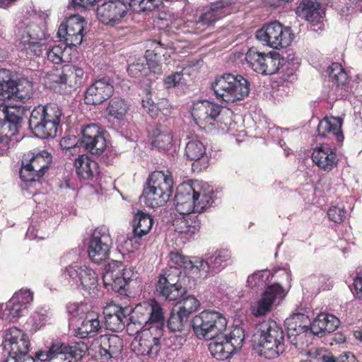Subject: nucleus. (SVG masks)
<instances>
[{
	"instance_id": "obj_19",
	"label": "nucleus",
	"mask_w": 362,
	"mask_h": 362,
	"mask_svg": "<svg viewBox=\"0 0 362 362\" xmlns=\"http://www.w3.org/2000/svg\"><path fill=\"white\" fill-rule=\"evenodd\" d=\"M127 1L110 0L99 5L96 9L98 21L105 25L115 26L121 23L127 15Z\"/></svg>"
},
{
	"instance_id": "obj_11",
	"label": "nucleus",
	"mask_w": 362,
	"mask_h": 362,
	"mask_svg": "<svg viewBox=\"0 0 362 362\" xmlns=\"http://www.w3.org/2000/svg\"><path fill=\"white\" fill-rule=\"evenodd\" d=\"M257 40L274 49L286 47L294 40L291 28L279 21L264 25L255 33Z\"/></svg>"
},
{
	"instance_id": "obj_38",
	"label": "nucleus",
	"mask_w": 362,
	"mask_h": 362,
	"mask_svg": "<svg viewBox=\"0 0 362 362\" xmlns=\"http://www.w3.org/2000/svg\"><path fill=\"white\" fill-rule=\"evenodd\" d=\"M74 166L78 176L83 180L91 179L98 173V163L86 155L78 156L75 159Z\"/></svg>"
},
{
	"instance_id": "obj_46",
	"label": "nucleus",
	"mask_w": 362,
	"mask_h": 362,
	"mask_svg": "<svg viewBox=\"0 0 362 362\" xmlns=\"http://www.w3.org/2000/svg\"><path fill=\"white\" fill-rule=\"evenodd\" d=\"M129 109L127 102L119 97L112 98L107 107L108 115L117 119L119 122L123 121Z\"/></svg>"
},
{
	"instance_id": "obj_22",
	"label": "nucleus",
	"mask_w": 362,
	"mask_h": 362,
	"mask_svg": "<svg viewBox=\"0 0 362 362\" xmlns=\"http://www.w3.org/2000/svg\"><path fill=\"white\" fill-rule=\"evenodd\" d=\"M27 110L23 105H0V129L2 133L15 135L21 127Z\"/></svg>"
},
{
	"instance_id": "obj_29",
	"label": "nucleus",
	"mask_w": 362,
	"mask_h": 362,
	"mask_svg": "<svg viewBox=\"0 0 362 362\" xmlns=\"http://www.w3.org/2000/svg\"><path fill=\"white\" fill-rule=\"evenodd\" d=\"M164 328L157 327L154 331L147 330L142 333L138 341V353L142 356H156L160 351L162 342Z\"/></svg>"
},
{
	"instance_id": "obj_23",
	"label": "nucleus",
	"mask_w": 362,
	"mask_h": 362,
	"mask_svg": "<svg viewBox=\"0 0 362 362\" xmlns=\"http://www.w3.org/2000/svg\"><path fill=\"white\" fill-rule=\"evenodd\" d=\"M33 299V294L29 290H21L16 293L6 303L2 313V320L7 322L17 321L27 310Z\"/></svg>"
},
{
	"instance_id": "obj_37",
	"label": "nucleus",
	"mask_w": 362,
	"mask_h": 362,
	"mask_svg": "<svg viewBox=\"0 0 362 362\" xmlns=\"http://www.w3.org/2000/svg\"><path fill=\"white\" fill-rule=\"evenodd\" d=\"M152 138V145L158 149H168L172 146L171 129L165 125H156L149 132Z\"/></svg>"
},
{
	"instance_id": "obj_7",
	"label": "nucleus",
	"mask_w": 362,
	"mask_h": 362,
	"mask_svg": "<svg viewBox=\"0 0 362 362\" xmlns=\"http://www.w3.org/2000/svg\"><path fill=\"white\" fill-rule=\"evenodd\" d=\"M173 184L170 175L163 171L153 172L148 178L147 186L142 194L146 203L153 208L163 206L172 194Z\"/></svg>"
},
{
	"instance_id": "obj_39",
	"label": "nucleus",
	"mask_w": 362,
	"mask_h": 362,
	"mask_svg": "<svg viewBox=\"0 0 362 362\" xmlns=\"http://www.w3.org/2000/svg\"><path fill=\"white\" fill-rule=\"evenodd\" d=\"M142 106L144 110L152 118L162 119L171 114L170 105L168 100L163 99L158 104H155L151 98L146 96L142 100Z\"/></svg>"
},
{
	"instance_id": "obj_34",
	"label": "nucleus",
	"mask_w": 362,
	"mask_h": 362,
	"mask_svg": "<svg viewBox=\"0 0 362 362\" xmlns=\"http://www.w3.org/2000/svg\"><path fill=\"white\" fill-rule=\"evenodd\" d=\"M339 320L332 314L321 313L309 326L313 336L323 337L335 331L339 326Z\"/></svg>"
},
{
	"instance_id": "obj_16",
	"label": "nucleus",
	"mask_w": 362,
	"mask_h": 362,
	"mask_svg": "<svg viewBox=\"0 0 362 362\" xmlns=\"http://www.w3.org/2000/svg\"><path fill=\"white\" fill-rule=\"evenodd\" d=\"M112 244L108 228L105 226L96 228L90 238L88 247L90 260L97 264L106 260L109 257Z\"/></svg>"
},
{
	"instance_id": "obj_13",
	"label": "nucleus",
	"mask_w": 362,
	"mask_h": 362,
	"mask_svg": "<svg viewBox=\"0 0 362 362\" xmlns=\"http://www.w3.org/2000/svg\"><path fill=\"white\" fill-rule=\"evenodd\" d=\"M132 320L139 324L146 329L164 328L165 317L161 306L156 302L149 303L144 302L136 305L129 315Z\"/></svg>"
},
{
	"instance_id": "obj_4",
	"label": "nucleus",
	"mask_w": 362,
	"mask_h": 362,
	"mask_svg": "<svg viewBox=\"0 0 362 362\" xmlns=\"http://www.w3.org/2000/svg\"><path fill=\"white\" fill-rule=\"evenodd\" d=\"M211 89L218 100L226 103H235L248 96L250 83L240 74L226 73L216 77Z\"/></svg>"
},
{
	"instance_id": "obj_43",
	"label": "nucleus",
	"mask_w": 362,
	"mask_h": 362,
	"mask_svg": "<svg viewBox=\"0 0 362 362\" xmlns=\"http://www.w3.org/2000/svg\"><path fill=\"white\" fill-rule=\"evenodd\" d=\"M329 81L336 88L346 90L348 86L349 78L346 72L341 64L332 63L327 69Z\"/></svg>"
},
{
	"instance_id": "obj_3",
	"label": "nucleus",
	"mask_w": 362,
	"mask_h": 362,
	"mask_svg": "<svg viewBox=\"0 0 362 362\" xmlns=\"http://www.w3.org/2000/svg\"><path fill=\"white\" fill-rule=\"evenodd\" d=\"M62 112L58 105L48 103L35 107L30 112L29 127L35 136L41 139L54 138L61 122Z\"/></svg>"
},
{
	"instance_id": "obj_8",
	"label": "nucleus",
	"mask_w": 362,
	"mask_h": 362,
	"mask_svg": "<svg viewBox=\"0 0 362 362\" xmlns=\"http://www.w3.org/2000/svg\"><path fill=\"white\" fill-rule=\"evenodd\" d=\"M68 313L73 317H78V325L74 329V335L80 339L93 337L100 329L98 313L92 310L87 303H73L67 306Z\"/></svg>"
},
{
	"instance_id": "obj_51",
	"label": "nucleus",
	"mask_w": 362,
	"mask_h": 362,
	"mask_svg": "<svg viewBox=\"0 0 362 362\" xmlns=\"http://www.w3.org/2000/svg\"><path fill=\"white\" fill-rule=\"evenodd\" d=\"M264 54V52H259L255 47L250 48L245 54L247 64L258 74H261L262 69H263Z\"/></svg>"
},
{
	"instance_id": "obj_57",
	"label": "nucleus",
	"mask_w": 362,
	"mask_h": 362,
	"mask_svg": "<svg viewBox=\"0 0 362 362\" xmlns=\"http://www.w3.org/2000/svg\"><path fill=\"white\" fill-rule=\"evenodd\" d=\"M156 45L154 50H153V54L151 57H148V72H152L156 75H161L163 73L162 71V65L158 62L160 56L162 54L161 45L158 42H154Z\"/></svg>"
},
{
	"instance_id": "obj_47",
	"label": "nucleus",
	"mask_w": 362,
	"mask_h": 362,
	"mask_svg": "<svg viewBox=\"0 0 362 362\" xmlns=\"http://www.w3.org/2000/svg\"><path fill=\"white\" fill-rule=\"evenodd\" d=\"M175 301L179 304L178 310L188 317L200 307L199 301L193 295H187V291Z\"/></svg>"
},
{
	"instance_id": "obj_52",
	"label": "nucleus",
	"mask_w": 362,
	"mask_h": 362,
	"mask_svg": "<svg viewBox=\"0 0 362 362\" xmlns=\"http://www.w3.org/2000/svg\"><path fill=\"white\" fill-rule=\"evenodd\" d=\"M222 17L223 15L221 13H216L210 8L206 9L195 22L197 31L202 32L204 30Z\"/></svg>"
},
{
	"instance_id": "obj_17",
	"label": "nucleus",
	"mask_w": 362,
	"mask_h": 362,
	"mask_svg": "<svg viewBox=\"0 0 362 362\" xmlns=\"http://www.w3.org/2000/svg\"><path fill=\"white\" fill-rule=\"evenodd\" d=\"M2 343L4 356L6 358L25 356L29 351L30 341L28 335L16 327L5 331Z\"/></svg>"
},
{
	"instance_id": "obj_27",
	"label": "nucleus",
	"mask_w": 362,
	"mask_h": 362,
	"mask_svg": "<svg viewBox=\"0 0 362 362\" xmlns=\"http://www.w3.org/2000/svg\"><path fill=\"white\" fill-rule=\"evenodd\" d=\"M221 111V105L209 100H201L194 103L192 116L196 124L200 127L214 125Z\"/></svg>"
},
{
	"instance_id": "obj_35",
	"label": "nucleus",
	"mask_w": 362,
	"mask_h": 362,
	"mask_svg": "<svg viewBox=\"0 0 362 362\" xmlns=\"http://www.w3.org/2000/svg\"><path fill=\"white\" fill-rule=\"evenodd\" d=\"M65 85H64V94H70L83 86L86 81L85 73L82 68L73 65L64 66Z\"/></svg>"
},
{
	"instance_id": "obj_55",
	"label": "nucleus",
	"mask_w": 362,
	"mask_h": 362,
	"mask_svg": "<svg viewBox=\"0 0 362 362\" xmlns=\"http://www.w3.org/2000/svg\"><path fill=\"white\" fill-rule=\"evenodd\" d=\"M271 272L269 270H261L254 272L247 279V286L250 288H262L269 282Z\"/></svg>"
},
{
	"instance_id": "obj_48",
	"label": "nucleus",
	"mask_w": 362,
	"mask_h": 362,
	"mask_svg": "<svg viewBox=\"0 0 362 362\" xmlns=\"http://www.w3.org/2000/svg\"><path fill=\"white\" fill-rule=\"evenodd\" d=\"M195 69L191 66L184 67L180 71H176L167 76L163 84L165 88H175L180 83L187 81L186 76L190 77Z\"/></svg>"
},
{
	"instance_id": "obj_54",
	"label": "nucleus",
	"mask_w": 362,
	"mask_h": 362,
	"mask_svg": "<svg viewBox=\"0 0 362 362\" xmlns=\"http://www.w3.org/2000/svg\"><path fill=\"white\" fill-rule=\"evenodd\" d=\"M188 269H191L192 274L196 273L199 274L198 277L201 279H206L209 274H214L209 265L208 258L206 260H204L203 259L195 257L194 260H191V264H189Z\"/></svg>"
},
{
	"instance_id": "obj_18",
	"label": "nucleus",
	"mask_w": 362,
	"mask_h": 362,
	"mask_svg": "<svg viewBox=\"0 0 362 362\" xmlns=\"http://www.w3.org/2000/svg\"><path fill=\"white\" fill-rule=\"evenodd\" d=\"M62 277L66 284L81 285L84 290L95 288L98 281L95 272L86 265H69L63 271Z\"/></svg>"
},
{
	"instance_id": "obj_64",
	"label": "nucleus",
	"mask_w": 362,
	"mask_h": 362,
	"mask_svg": "<svg viewBox=\"0 0 362 362\" xmlns=\"http://www.w3.org/2000/svg\"><path fill=\"white\" fill-rule=\"evenodd\" d=\"M35 359L33 357L30 356L28 354H25V356H21L18 357H10L8 358H5L2 361V362H35Z\"/></svg>"
},
{
	"instance_id": "obj_45",
	"label": "nucleus",
	"mask_w": 362,
	"mask_h": 362,
	"mask_svg": "<svg viewBox=\"0 0 362 362\" xmlns=\"http://www.w3.org/2000/svg\"><path fill=\"white\" fill-rule=\"evenodd\" d=\"M153 220L149 214L138 211L133 220V232L135 237L141 238L152 228Z\"/></svg>"
},
{
	"instance_id": "obj_21",
	"label": "nucleus",
	"mask_w": 362,
	"mask_h": 362,
	"mask_svg": "<svg viewBox=\"0 0 362 362\" xmlns=\"http://www.w3.org/2000/svg\"><path fill=\"white\" fill-rule=\"evenodd\" d=\"M121 262L112 260L104 269L103 281L107 291L120 293L125 289L129 277Z\"/></svg>"
},
{
	"instance_id": "obj_62",
	"label": "nucleus",
	"mask_w": 362,
	"mask_h": 362,
	"mask_svg": "<svg viewBox=\"0 0 362 362\" xmlns=\"http://www.w3.org/2000/svg\"><path fill=\"white\" fill-rule=\"evenodd\" d=\"M125 327L127 328V332L129 336H134L139 332L142 334L144 331L148 330L134 320H132L130 317H127Z\"/></svg>"
},
{
	"instance_id": "obj_53",
	"label": "nucleus",
	"mask_w": 362,
	"mask_h": 362,
	"mask_svg": "<svg viewBox=\"0 0 362 362\" xmlns=\"http://www.w3.org/2000/svg\"><path fill=\"white\" fill-rule=\"evenodd\" d=\"M280 60V55L276 52H270L267 54L265 53L261 74L272 75L276 73L281 64Z\"/></svg>"
},
{
	"instance_id": "obj_33",
	"label": "nucleus",
	"mask_w": 362,
	"mask_h": 362,
	"mask_svg": "<svg viewBox=\"0 0 362 362\" xmlns=\"http://www.w3.org/2000/svg\"><path fill=\"white\" fill-rule=\"evenodd\" d=\"M312 160L320 168L325 171L332 170L339 162L335 150L327 144H322L313 149Z\"/></svg>"
},
{
	"instance_id": "obj_56",
	"label": "nucleus",
	"mask_w": 362,
	"mask_h": 362,
	"mask_svg": "<svg viewBox=\"0 0 362 362\" xmlns=\"http://www.w3.org/2000/svg\"><path fill=\"white\" fill-rule=\"evenodd\" d=\"M162 3V0H131L127 2V11L132 8L136 13L151 11L157 8Z\"/></svg>"
},
{
	"instance_id": "obj_32",
	"label": "nucleus",
	"mask_w": 362,
	"mask_h": 362,
	"mask_svg": "<svg viewBox=\"0 0 362 362\" xmlns=\"http://www.w3.org/2000/svg\"><path fill=\"white\" fill-rule=\"evenodd\" d=\"M342 119L340 117H325L318 123L317 131L319 136H327L329 140L336 141V145L341 146L344 141L341 131Z\"/></svg>"
},
{
	"instance_id": "obj_44",
	"label": "nucleus",
	"mask_w": 362,
	"mask_h": 362,
	"mask_svg": "<svg viewBox=\"0 0 362 362\" xmlns=\"http://www.w3.org/2000/svg\"><path fill=\"white\" fill-rule=\"evenodd\" d=\"M18 91V84L11 79L9 71L0 69V96L3 100L10 99Z\"/></svg>"
},
{
	"instance_id": "obj_26",
	"label": "nucleus",
	"mask_w": 362,
	"mask_h": 362,
	"mask_svg": "<svg viewBox=\"0 0 362 362\" xmlns=\"http://www.w3.org/2000/svg\"><path fill=\"white\" fill-rule=\"evenodd\" d=\"M284 296V289L279 284L267 286L259 299L251 305L252 314L255 317L266 315L272 310L274 300Z\"/></svg>"
},
{
	"instance_id": "obj_40",
	"label": "nucleus",
	"mask_w": 362,
	"mask_h": 362,
	"mask_svg": "<svg viewBox=\"0 0 362 362\" xmlns=\"http://www.w3.org/2000/svg\"><path fill=\"white\" fill-rule=\"evenodd\" d=\"M185 155L187 159L194 162H201V165L205 168L207 156L204 145L198 140H191L185 146Z\"/></svg>"
},
{
	"instance_id": "obj_42",
	"label": "nucleus",
	"mask_w": 362,
	"mask_h": 362,
	"mask_svg": "<svg viewBox=\"0 0 362 362\" xmlns=\"http://www.w3.org/2000/svg\"><path fill=\"white\" fill-rule=\"evenodd\" d=\"M153 54L151 50H146L145 56L135 59L130 62L127 66V71L128 74L134 78H140L147 76L148 74V60Z\"/></svg>"
},
{
	"instance_id": "obj_59",
	"label": "nucleus",
	"mask_w": 362,
	"mask_h": 362,
	"mask_svg": "<svg viewBox=\"0 0 362 362\" xmlns=\"http://www.w3.org/2000/svg\"><path fill=\"white\" fill-rule=\"evenodd\" d=\"M170 266L178 267L182 270L188 269L189 264H191V260L188 257L181 255L179 252H172L170 255Z\"/></svg>"
},
{
	"instance_id": "obj_2",
	"label": "nucleus",
	"mask_w": 362,
	"mask_h": 362,
	"mask_svg": "<svg viewBox=\"0 0 362 362\" xmlns=\"http://www.w3.org/2000/svg\"><path fill=\"white\" fill-rule=\"evenodd\" d=\"M213 194V189L202 181L182 184L177 188L175 196V209L180 214L202 213L212 205Z\"/></svg>"
},
{
	"instance_id": "obj_60",
	"label": "nucleus",
	"mask_w": 362,
	"mask_h": 362,
	"mask_svg": "<svg viewBox=\"0 0 362 362\" xmlns=\"http://www.w3.org/2000/svg\"><path fill=\"white\" fill-rule=\"evenodd\" d=\"M327 216L330 221L340 223L343 222L346 218V211L344 207L332 206L327 211Z\"/></svg>"
},
{
	"instance_id": "obj_41",
	"label": "nucleus",
	"mask_w": 362,
	"mask_h": 362,
	"mask_svg": "<svg viewBox=\"0 0 362 362\" xmlns=\"http://www.w3.org/2000/svg\"><path fill=\"white\" fill-rule=\"evenodd\" d=\"M64 74V66L62 69L55 68L47 71L44 76L45 86L56 92L64 94V85H65Z\"/></svg>"
},
{
	"instance_id": "obj_63",
	"label": "nucleus",
	"mask_w": 362,
	"mask_h": 362,
	"mask_svg": "<svg viewBox=\"0 0 362 362\" xmlns=\"http://www.w3.org/2000/svg\"><path fill=\"white\" fill-rule=\"evenodd\" d=\"M328 352L329 351L325 349H315L309 351L308 354L311 358L317 361L322 362Z\"/></svg>"
},
{
	"instance_id": "obj_30",
	"label": "nucleus",
	"mask_w": 362,
	"mask_h": 362,
	"mask_svg": "<svg viewBox=\"0 0 362 362\" xmlns=\"http://www.w3.org/2000/svg\"><path fill=\"white\" fill-rule=\"evenodd\" d=\"M297 13L310 23V30L316 32L323 30L322 19L325 12L317 1L302 0L298 7Z\"/></svg>"
},
{
	"instance_id": "obj_12",
	"label": "nucleus",
	"mask_w": 362,
	"mask_h": 362,
	"mask_svg": "<svg viewBox=\"0 0 362 362\" xmlns=\"http://www.w3.org/2000/svg\"><path fill=\"white\" fill-rule=\"evenodd\" d=\"M81 143L87 151L100 156V159L107 164H110L115 158L116 153L107 147L105 136L95 124H88L83 129Z\"/></svg>"
},
{
	"instance_id": "obj_61",
	"label": "nucleus",
	"mask_w": 362,
	"mask_h": 362,
	"mask_svg": "<svg viewBox=\"0 0 362 362\" xmlns=\"http://www.w3.org/2000/svg\"><path fill=\"white\" fill-rule=\"evenodd\" d=\"M63 54L64 49L59 45L48 49L46 52L47 59L55 64H59L62 62Z\"/></svg>"
},
{
	"instance_id": "obj_14",
	"label": "nucleus",
	"mask_w": 362,
	"mask_h": 362,
	"mask_svg": "<svg viewBox=\"0 0 362 362\" xmlns=\"http://www.w3.org/2000/svg\"><path fill=\"white\" fill-rule=\"evenodd\" d=\"M52 156L47 151L33 153L28 159H23L20 169V177L25 182H33L42 177L49 168Z\"/></svg>"
},
{
	"instance_id": "obj_20",
	"label": "nucleus",
	"mask_w": 362,
	"mask_h": 362,
	"mask_svg": "<svg viewBox=\"0 0 362 362\" xmlns=\"http://www.w3.org/2000/svg\"><path fill=\"white\" fill-rule=\"evenodd\" d=\"M85 20L79 15L71 16L59 25L57 35L68 47H76L83 42Z\"/></svg>"
},
{
	"instance_id": "obj_50",
	"label": "nucleus",
	"mask_w": 362,
	"mask_h": 362,
	"mask_svg": "<svg viewBox=\"0 0 362 362\" xmlns=\"http://www.w3.org/2000/svg\"><path fill=\"white\" fill-rule=\"evenodd\" d=\"M231 254L228 250L222 249L215 251L208 257L209 265L214 274L220 272L230 259Z\"/></svg>"
},
{
	"instance_id": "obj_15",
	"label": "nucleus",
	"mask_w": 362,
	"mask_h": 362,
	"mask_svg": "<svg viewBox=\"0 0 362 362\" xmlns=\"http://www.w3.org/2000/svg\"><path fill=\"white\" fill-rule=\"evenodd\" d=\"M306 320L305 315L296 313L285 320L288 341L298 349L308 346L313 340V332L309 326L304 324Z\"/></svg>"
},
{
	"instance_id": "obj_9",
	"label": "nucleus",
	"mask_w": 362,
	"mask_h": 362,
	"mask_svg": "<svg viewBox=\"0 0 362 362\" xmlns=\"http://www.w3.org/2000/svg\"><path fill=\"white\" fill-rule=\"evenodd\" d=\"M245 331L235 326L228 334L219 336L209 344L211 355L218 360H226L237 350L242 348L245 341Z\"/></svg>"
},
{
	"instance_id": "obj_36",
	"label": "nucleus",
	"mask_w": 362,
	"mask_h": 362,
	"mask_svg": "<svg viewBox=\"0 0 362 362\" xmlns=\"http://www.w3.org/2000/svg\"><path fill=\"white\" fill-rule=\"evenodd\" d=\"M184 216L175 221V230L186 238H191L197 233L201 226L198 216L195 214H185Z\"/></svg>"
},
{
	"instance_id": "obj_49",
	"label": "nucleus",
	"mask_w": 362,
	"mask_h": 362,
	"mask_svg": "<svg viewBox=\"0 0 362 362\" xmlns=\"http://www.w3.org/2000/svg\"><path fill=\"white\" fill-rule=\"evenodd\" d=\"M189 318L179 310L172 311L167 320V327L172 332H183L189 327Z\"/></svg>"
},
{
	"instance_id": "obj_28",
	"label": "nucleus",
	"mask_w": 362,
	"mask_h": 362,
	"mask_svg": "<svg viewBox=\"0 0 362 362\" xmlns=\"http://www.w3.org/2000/svg\"><path fill=\"white\" fill-rule=\"evenodd\" d=\"M92 346L105 359L117 358L123 349V341L115 334H104L94 339Z\"/></svg>"
},
{
	"instance_id": "obj_6",
	"label": "nucleus",
	"mask_w": 362,
	"mask_h": 362,
	"mask_svg": "<svg viewBox=\"0 0 362 362\" xmlns=\"http://www.w3.org/2000/svg\"><path fill=\"white\" fill-rule=\"evenodd\" d=\"M15 35L20 41L22 50L39 57L46 49L47 33L40 25L28 21L19 22L15 29Z\"/></svg>"
},
{
	"instance_id": "obj_58",
	"label": "nucleus",
	"mask_w": 362,
	"mask_h": 362,
	"mask_svg": "<svg viewBox=\"0 0 362 362\" xmlns=\"http://www.w3.org/2000/svg\"><path fill=\"white\" fill-rule=\"evenodd\" d=\"M83 139V130L81 131V136L80 138H77L75 136H64L60 142V146L62 149L66 150V153L69 154H74L76 148L82 146L84 148V144L81 143Z\"/></svg>"
},
{
	"instance_id": "obj_31",
	"label": "nucleus",
	"mask_w": 362,
	"mask_h": 362,
	"mask_svg": "<svg viewBox=\"0 0 362 362\" xmlns=\"http://www.w3.org/2000/svg\"><path fill=\"white\" fill-rule=\"evenodd\" d=\"M132 308L112 305L107 307L105 311V322L107 329L113 332H119L124 329L127 317L130 315Z\"/></svg>"
},
{
	"instance_id": "obj_10",
	"label": "nucleus",
	"mask_w": 362,
	"mask_h": 362,
	"mask_svg": "<svg viewBox=\"0 0 362 362\" xmlns=\"http://www.w3.org/2000/svg\"><path fill=\"white\" fill-rule=\"evenodd\" d=\"M182 270L178 267L170 266L158 275L156 283V293L165 300H177L186 288L179 282Z\"/></svg>"
},
{
	"instance_id": "obj_25",
	"label": "nucleus",
	"mask_w": 362,
	"mask_h": 362,
	"mask_svg": "<svg viewBox=\"0 0 362 362\" xmlns=\"http://www.w3.org/2000/svg\"><path fill=\"white\" fill-rule=\"evenodd\" d=\"M88 351L87 345L82 341L69 344H54L53 356L50 362H77Z\"/></svg>"
},
{
	"instance_id": "obj_1",
	"label": "nucleus",
	"mask_w": 362,
	"mask_h": 362,
	"mask_svg": "<svg viewBox=\"0 0 362 362\" xmlns=\"http://www.w3.org/2000/svg\"><path fill=\"white\" fill-rule=\"evenodd\" d=\"M251 341L256 352L267 359H274L286 350L285 333L280 324L268 319L255 325Z\"/></svg>"
},
{
	"instance_id": "obj_5",
	"label": "nucleus",
	"mask_w": 362,
	"mask_h": 362,
	"mask_svg": "<svg viewBox=\"0 0 362 362\" xmlns=\"http://www.w3.org/2000/svg\"><path fill=\"white\" fill-rule=\"evenodd\" d=\"M227 323L226 318L214 310H204L191 321L192 330L198 339L213 341L225 331Z\"/></svg>"
},
{
	"instance_id": "obj_24",
	"label": "nucleus",
	"mask_w": 362,
	"mask_h": 362,
	"mask_svg": "<svg viewBox=\"0 0 362 362\" xmlns=\"http://www.w3.org/2000/svg\"><path fill=\"white\" fill-rule=\"evenodd\" d=\"M114 93V86L110 78L103 77L95 80L86 92V105H98L108 100Z\"/></svg>"
}]
</instances>
